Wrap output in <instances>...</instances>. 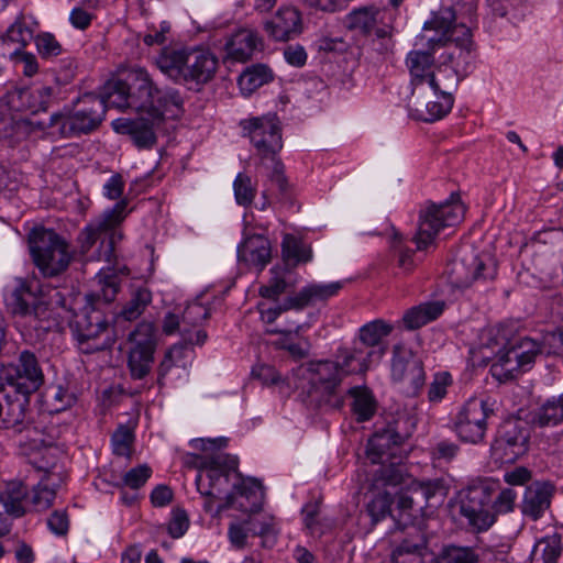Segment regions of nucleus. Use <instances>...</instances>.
Wrapping results in <instances>:
<instances>
[{
    "mask_svg": "<svg viewBox=\"0 0 563 563\" xmlns=\"http://www.w3.org/2000/svg\"><path fill=\"white\" fill-rule=\"evenodd\" d=\"M152 301V294L146 288H137L113 319L114 324L121 321H134L141 317Z\"/></svg>",
    "mask_w": 563,
    "mask_h": 563,
    "instance_id": "48",
    "label": "nucleus"
},
{
    "mask_svg": "<svg viewBox=\"0 0 563 563\" xmlns=\"http://www.w3.org/2000/svg\"><path fill=\"white\" fill-rule=\"evenodd\" d=\"M305 331V324L288 325L285 328L276 327L269 332L272 334H279L280 338L275 342L278 349L285 350V345L292 344L298 341L301 333Z\"/></svg>",
    "mask_w": 563,
    "mask_h": 563,
    "instance_id": "63",
    "label": "nucleus"
},
{
    "mask_svg": "<svg viewBox=\"0 0 563 563\" xmlns=\"http://www.w3.org/2000/svg\"><path fill=\"white\" fill-rule=\"evenodd\" d=\"M11 307L14 314L27 318L35 330L48 331L57 325L55 309L41 295L37 296L25 280L18 282L12 292Z\"/></svg>",
    "mask_w": 563,
    "mask_h": 563,
    "instance_id": "15",
    "label": "nucleus"
},
{
    "mask_svg": "<svg viewBox=\"0 0 563 563\" xmlns=\"http://www.w3.org/2000/svg\"><path fill=\"white\" fill-rule=\"evenodd\" d=\"M395 492L387 488L378 489L373 493L372 498L366 505V512L371 518L373 526L390 516L394 520L396 518L395 510L391 506L395 504Z\"/></svg>",
    "mask_w": 563,
    "mask_h": 563,
    "instance_id": "44",
    "label": "nucleus"
},
{
    "mask_svg": "<svg viewBox=\"0 0 563 563\" xmlns=\"http://www.w3.org/2000/svg\"><path fill=\"white\" fill-rule=\"evenodd\" d=\"M264 166L271 169L268 178L278 189L279 201L291 207L294 205L291 189L286 176L284 175L285 166L282 161L279 158H275L267 162Z\"/></svg>",
    "mask_w": 563,
    "mask_h": 563,
    "instance_id": "53",
    "label": "nucleus"
},
{
    "mask_svg": "<svg viewBox=\"0 0 563 563\" xmlns=\"http://www.w3.org/2000/svg\"><path fill=\"white\" fill-rule=\"evenodd\" d=\"M494 409L487 399L471 398L452 419V430L465 444L478 445L485 442L488 429L487 420Z\"/></svg>",
    "mask_w": 563,
    "mask_h": 563,
    "instance_id": "13",
    "label": "nucleus"
},
{
    "mask_svg": "<svg viewBox=\"0 0 563 563\" xmlns=\"http://www.w3.org/2000/svg\"><path fill=\"white\" fill-rule=\"evenodd\" d=\"M394 492L396 493V508L394 510L397 511L395 522L398 528H405V523L408 525V521L412 518L410 511L415 510V507L421 510L424 506L420 504L419 498L415 494L412 484H410L409 490L406 493Z\"/></svg>",
    "mask_w": 563,
    "mask_h": 563,
    "instance_id": "49",
    "label": "nucleus"
},
{
    "mask_svg": "<svg viewBox=\"0 0 563 563\" xmlns=\"http://www.w3.org/2000/svg\"><path fill=\"white\" fill-rule=\"evenodd\" d=\"M465 207L460 202V196L452 192L450 200L439 205L430 202L420 210L418 231L413 238L417 250L427 249L433 243L439 232L462 221Z\"/></svg>",
    "mask_w": 563,
    "mask_h": 563,
    "instance_id": "9",
    "label": "nucleus"
},
{
    "mask_svg": "<svg viewBox=\"0 0 563 563\" xmlns=\"http://www.w3.org/2000/svg\"><path fill=\"white\" fill-rule=\"evenodd\" d=\"M463 78L456 73V70L446 62L443 63L432 70L429 76L428 86H432V89L445 95L453 96L456 90L459 82Z\"/></svg>",
    "mask_w": 563,
    "mask_h": 563,
    "instance_id": "47",
    "label": "nucleus"
},
{
    "mask_svg": "<svg viewBox=\"0 0 563 563\" xmlns=\"http://www.w3.org/2000/svg\"><path fill=\"white\" fill-rule=\"evenodd\" d=\"M37 52L42 58L51 59L63 53V47L51 33H41L35 38Z\"/></svg>",
    "mask_w": 563,
    "mask_h": 563,
    "instance_id": "62",
    "label": "nucleus"
},
{
    "mask_svg": "<svg viewBox=\"0 0 563 563\" xmlns=\"http://www.w3.org/2000/svg\"><path fill=\"white\" fill-rule=\"evenodd\" d=\"M390 459H385L383 462H377L380 464L379 468L376 471L375 475V486L379 489V487L387 488L391 492L397 490V486L404 483L405 475L407 473L406 466L402 464V456L399 455L396 462L390 461Z\"/></svg>",
    "mask_w": 563,
    "mask_h": 563,
    "instance_id": "42",
    "label": "nucleus"
},
{
    "mask_svg": "<svg viewBox=\"0 0 563 563\" xmlns=\"http://www.w3.org/2000/svg\"><path fill=\"white\" fill-rule=\"evenodd\" d=\"M0 505L3 511L20 518L29 511V488L21 482H10L0 490Z\"/></svg>",
    "mask_w": 563,
    "mask_h": 563,
    "instance_id": "34",
    "label": "nucleus"
},
{
    "mask_svg": "<svg viewBox=\"0 0 563 563\" xmlns=\"http://www.w3.org/2000/svg\"><path fill=\"white\" fill-rule=\"evenodd\" d=\"M411 484L420 504L429 507L442 504L450 488L446 481L442 477L413 481Z\"/></svg>",
    "mask_w": 563,
    "mask_h": 563,
    "instance_id": "38",
    "label": "nucleus"
},
{
    "mask_svg": "<svg viewBox=\"0 0 563 563\" xmlns=\"http://www.w3.org/2000/svg\"><path fill=\"white\" fill-rule=\"evenodd\" d=\"M449 284L455 289H466L474 284L494 280L497 265L489 256H481L474 252L452 260L445 268Z\"/></svg>",
    "mask_w": 563,
    "mask_h": 563,
    "instance_id": "14",
    "label": "nucleus"
},
{
    "mask_svg": "<svg viewBox=\"0 0 563 563\" xmlns=\"http://www.w3.org/2000/svg\"><path fill=\"white\" fill-rule=\"evenodd\" d=\"M30 254L34 265L44 277H57L71 261L69 245L55 230L36 227L27 236Z\"/></svg>",
    "mask_w": 563,
    "mask_h": 563,
    "instance_id": "6",
    "label": "nucleus"
},
{
    "mask_svg": "<svg viewBox=\"0 0 563 563\" xmlns=\"http://www.w3.org/2000/svg\"><path fill=\"white\" fill-rule=\"evenodd\" d=\"M235 201L239 206L249 207L253 203L257 188L251 176L239 173L233 181Z\"/></svg>",
    "mask_w": 563,
    "mask_h": 563,
    "instance_id": "55",
    "label": "nucleus"
},
{
    "mask_svg": "<svg viewBox=\"0 0 563 563\" xmlns=\"http://www.w3.org/2000/svg\"><path fill=\"white\" fill-rule=\"evenodd\" d=\"M498 490L499 492L495 499L490 503V510L493 514H495V517L499 514H508L514 511L517 499V493L512 488H498Z\"/></svg>",
    "mask_w": 563,
    "mask_h": 563,
    "instance_id": "61",
    "label": "nucleus"
},
{
    "mask_svg": "<svg viewBox=\"0 0 563 563\" xmlns=\"http://www.w3.org/2000/svg\"><path fill=\"white\" fill-rule=\"evenodd\" d=\"M63 479L60 476L51 478V476H43L41 481L29 493V510L44 511L47 510L56 497V490L60 487Z\"/></svg>",
    "mask_w": 563,
    "mask_h": 563,
    "instance_id": "37",
    "label": "nucleus"
},
{
    "mask_svg": "<svg viewBox=\"0 0 563 563\" xmlns=\"http://www.w3.org/2000/svg\"><path fill=\"white\" fill-rule=\"evenodd\" d=\"M43 384L44 373L37 357L30 351H22L15 363L0 369V429L26 430L22 445L36 448L45 441L30 413V397Z\"/></svg>",
    "mask_w": 563,
    "mask_h": 563,
    "instance_id": "1",
    "label": "nucleus"
},
{
    "mask_svg": "<svg viewBox=\"0 0 563 563\" xmlns=\"http://www.w3.org/2000/svg\"><path fill=\"white\" fill-rule=\"evenodd\" d=\"M345 394L353 399L351 407L358 422L367 421L374 416L376 401L367 387L354 386L349 388Z\"/></svg>",
    "mask_w": 563,
    "mask_h": 563,
    "instance_id": "46",
    "label": "nucleus"
},
{
    "mask_svg": "<svg viewBox=\"0 0 563 563\" xmlns=\"http://www.w3.org/2000/svg\"><path fill=\"white\" fill-rule=\"evenodd\" d=\"M151 475L152 468L147 464H142L128 471L121 482L117 483L115 486L120 488L129 487L136 490L145 485Z\"/></svg>",
    "mask_w": 563,
    "mask_h": 563,
    "instance_id": "58",
    "label": "nucleus"
},
{
    "mask_svg": "<svg viewBox=\"0 0 563 563\" xmlns=\"http://www.w3.org/2000/svg\"><path fill=\"white\" fill-rule=\"evenodd\" d=\"M124 80L129 86L131 110L147 114L158 88L148 71L141 67L131 68Z\"/></svg>",
    "mask_w": 563,
    "mask_h": 563,
    "instance_id": "24",
    "label": "nucleus"
},
{
    "mask_svg": "<svg viewBox=\"0 0 563 563\" xmlns=\"http://www.w3.org/2000/svg\"><path fill=\"white\" fill-rule=\"evenodd\" d=\"M462 37L455 38V48L444 55L446 60L456 73L464 79L474 69L475 56L473 54V40L470 27H462Z\"/></svg>",
    "mask_w": 563,
    "mask_h": 563,
    "instance_id": "31",
    "label": "nucleus"
},
{
    "mask_svg": "<svg viewBox=\"0 0 563 563\" xmlns=\"http://www.w3.org/2000/svg\"><path fill=\"white\" fill-rule=\"evenodd\" d=\"M273 80L271 68L264 64L247 67L239 78V86L242 91L252 92L256 88Z\"/></svg>",
    "mask_w": 563,
    "mask_h": 563,
    "instance_id": "52",
    "label": "nucleus"
},
{
    "mask_svg": "<svg viewBox=\"0 0 563 563\" xmlns=\"http://www.w3.org/2000/svg\"><path fill=\"white\" fill-rule=\"evenodd\" d=\"M159 70L189 90L200 91L214 78L219 67L218 57L207 48L164 49L156 58Z\"/></svg>",
    "mask_w": 563,
    "mask_h": 563,
    "instance_id": "3",
    "label": "nucleus"
},
{
    "mask_svg": "<svg viewBox=\"0 0 563 563\" xmlns=\"http://www.w3.org/2000/svg\"><path fill=\"white\" fill-rule=\"evenodd\" d=\"M128 340L131 344L128 356V367L131 377L133 379H143L150 374L154 363L156 350L154 323L150 321L140 322L129 333Z\"/></svg>",
    "mask_w": 563,
    "mask_h": 563,
    "instance_id": "19",
    "label": "nucleus"
},
{
    "mask_svg": "<svg viewBox=\"0 0 563 563\" xmlns=\"http://www.w3.org/2000/svg\"><path fill=\"white\" fill-rule=\"evenodd\" d=\"M133 441V431L129 427L121 424L111 438L113 453L129 459L132 453Z\"/></svg>",
    "mask_w": 563,
    "mask_h": 563,
    "instance_id": "57",
    "label": "nucleus"
},
{
    "mask_svg": "<svg viewBox=\"0 0 563 563\" xmlns=\"http://www.w3.org/2000/svg\"><path fill=\"white\" fill-rule=\"evenodd\" d=\"M33 37L32 30L25 25L22 16H20L1 36V41L3 45L7 43L16 44L18 46L15 48L22 51L33 40Z\"/></svg>",
    "mask_w": 563,
    "mask_h": 563,
    "instance_id": "56",
    "label": "nucleus"
},
{
    "mask_svg": "<svg viewBox=\"0 0 563 563\" xmlns=\"http://www.w3.org/2000/svg\"><path fill=\"white\" fill-rule=\"evenodd\" d=\"M104 118L102 101L95 93H86L71 111L53 113L46 126L64 137H74L96 131Z\"/></svg>",
    "mask_w": 563,
    "mask_h": 563,
    "instance_id": "8",
    "label": "nucleus"
},
{
    "mask_svg": "<svg viewBox=\"0 0 563 563\" xmlns=\"http://www.w3.org/2000/svg\"><path fill=\"white\" fill-rule=\"evenodd\" d=\"M531 423L538 428L563 423V393L548 398L531 413Z\"/></svg>",
    "mask_w": 563,
    "mask_h": 563,
    "instance_id": "39",
    "label": "nucleus"
},
{
    "mask_svg": "<svg viewBox=\"0 0 563 563\" xmlns=\"http://www.w3.org/2000/svg\"><path fill=\"white\" fill-rule=\"evenodd\" d=\"M227 57L235 62H247L256 52L264 48L263 38L251 29H241L233 33L224 45Z\"/></svg>",
    "mask_w": 563,
    "mask_h": 563,
    "instance_id": "29",
    "label": "nucleus"
},
{
    "mask_svg": "<svg viewBox=\"0 0 563 563\" xmlns=\"http://www.w3.org/2000/svg\"><path fill=\"white\" fill-rule=\"evenodd\" d=\"M43 404L49 413H59L76 402V397L63 386H52L43 394Z\"/></svg>",
    "mask_w": 563,
    "mask_h": 563,
    "instance_id": "50",
    "label": "nucleus"
},
{
    "mask_svg": "<svg viewBox=\"0 0 563 563\" xmlns=\"http://www.w3.org/2000/svg\"><path fill=\"white\" fill-rule=\"evenodd\" d=\"M511 345L507 336L501 331H489L487 339L482 343L479 352L484 361H493V363L503 355Z\"/></svg>",
    "mask_w": 563,
    "mask_h": 563,
    "instance_id": "54",
    "label": "nucleus"
},
{
    "mask_svg": "<svg viewBox=\"0 0 563 563\" xmlns=\"http://www.w3.org/2000/svg\"><path fill=\"white\" fill-rule=\"evenodd\" d=\"M415 427L412 419L406 413L393 418L368 439L366 445L367 457L373 464L383 462L385 459L399 457L398 451L411 437Z\"/></svg>",
    "mask_w": 563,
    "mask_h": 563,
    "instance_id": "12",
    "label": "nucleus"
},
{
    "mask_svg": "<svg viewBox=\"0 0 563 563\" xmlns=\"http://www.w3.org/2000/svg\"><path fill=\"white\" fill-rule=\"evenodd\" d=\"M37 430L43 434L45 441L43 444L33 448V445H22L21 441L25 439L27 434L26 430L23 431H11L12 434L18 437L16 443L23 455L30 456V463L34 465L38 471L44 472V476H51V478L57 479L59 474H55L54 470L57 466V453L58 450L54 446V439L41 429Z\"/></svg>",
    "mask_w": 563,
    "mask_h": 563,
    "instance_id": "25",
    "label": "nucleus"
},
{
    "mask_svg": "<svg viewBox=\"0 0 563 563\" xmlns=\"http://www.w3.org/2000/svg\"><path fill=\"white\" fill-rule=\"evenodd\" d=\"M497 482L489 478L472 481L462 492L460 514L476 531H486L495 523L490 510L493 496L498 492Z\"/></svg>",
    "mask_w": 563,
    "mask_h": 563,
    "instance_id": "10",
    "label": "nucleus"
},
{
    "mask_svg": "<svg viewBox=\"0 0 563 563\" xmlns=\"http://www.w3.org/2000/svg\"><path fill=\"white\" fill-rule=\"evenodd\" d=\"M238 257L240 261L263 269L271 261L269 241L260 234L246 238L238 247Z\"/></svg>",
    "mask_w": 563,
    "mask_h": 563,
    "instance_id": "33",
    "label": "nucleus"
},
{
    "mask_svg": "<svg viewBox=\"0 0 563 563\" xmlns=\"http://www.w3.org/2000/svg\"><path fill=\"white\" fill-rule=\"evenodd\" d=\"M236 477L238 481L232 484V492L225 496L224 503L217 507L216 515H220L223 510L229 508L246 511L247 508L242 503H238V497L250 499L256 497L257 493L261 492L262 483L258 479L243 478L239 472L236 473Z\"/></svg>",
    "mask_w": 563,
    "mask_h": 563,
    "instance_id": "35",
    "label": "nucleus"
},
{
    "mask_svg": "<svg viewBox=\"0 0 563 563\" xmlns=\"http://www.w3.org/2000/svg\"><path fill=\"white\" fill-rule=\"evenodd\" d=\"M241 126L243 134L250 139L261 157V165L278 158V153L283 148V139L282 128L275 115L243 120Z\"/></svg>",
    "mask_w": 563,
    "mask_h": 563,
    "instance_id": "17",
    "label": "nucleus"
},
{
    "mask_svg": "<svg viewBox=\"0 0 563 563\" xmlns=\"http://www.w3.org/2000/svg\"><path fill=\"white\" fill-rule=\"evenodd\" d=\"M444 309V303L440 301L427 302L407 310L402 317V322L408 330H416L422 325L435 320Z\"/></svg>",
    "mask_w": 563,
    "mask_h": 563,
    "instance_id": "45",
    "label": "nucleus"
},
{
    "mask_svg": "<svg viewBox=\"0 0 563 563\" xmlns=\"http://www.w3.org/2000/svg\"><path fill=\"white\" fill-rule=\"evenodd\" d=\"M264 30L274 41H289L302 32L301 15L294 7H282L264 22Z\"/></svg>",
    "mask_w": 563,
    "mask_h": 563,
    "instance_id": "27",
    "label": "nucleus"
},
{
    "mask_svg": "<svg viewBox=\"0 0 563 563\" xmlns=\"http://www.w3.org/2000/svg\"><path fill=\"white\" fill-rule=\"evenodd\" d=\"M393 331V325L383 319L367 322L358 330V336L350 347H341L343 365L347 371L366 373L372 364L379 362L386 352L383 339Z\"/></svg>",
    "mask_w": 563,
    "mask_h": 563,
    "instance_id": "7",
    "label": "nucleus"
},
{
    "mask_svg": "<svg viewBox=\"0 0 563 563\" xmlns=\"http://www.w3.org/2000/svg\"><path fill=\"white\" fill-rule=\"evenodd\" d=\"M335 360H322L310 362L308 397L311 404L324 411L342 409L345 394L341 390V384L345 376L352 374H364L362 371H347L343 365L341 347L335 352Z\"/></svg>",
    "mask_w": 563,
    "mask_h": 563,
    "instance_id": "5",
    "label": "nucleus"
},
{
    "mask_svg": "<svg viewBox=\"0 0 563 563\" xmlns=\"http://www.w3.org/2000/svg\"><path fill=\"white\" fill-rule=\"evenodd\" d=\"M432 563H479V554L475 548L450 544L441 549Z\"/></svg>",
    "mask_w": 563,
    "mask_h": 563,
    "instance_id": "51",
    "label": "nucleus"
},
{
    "mask_svg": "<svg viewBox=\"0 0 563 563\" xmlns=\"http://www.w3.org/2000/svg\"><path fill=\"white\" fill-rule=\"evenodd\" d=\"M543 351L541 342L530 338L520 339L492 363L489 372L500 383L514 379L520 372L530 369Z\"/></svg>",
    "mask_w": 563,
    "mask_h": 563,
    "instance_id": "16",
    "label": "nucleus"
},
{
    "mask_svg": "<svg viewBox=\"0 0 563 563\" xmlns=\"http://www.w3.org/2000/svg\"><path fill=\"white\" fill-rule=\"evenodd\" d=\"M455 19V12L450 7L441 8L438 12L433 13L432 18L423 24L424 31L433 30L435 32L434 36L428 37V43L432 46L443 45V41L449 38V33L454 26Z\"/></svg>",
    "mask_w": 563,
    "mask_h": 563,
    "instance_id": "43",
    "label": "nucleus"
},
{
    "mask_svg": "<svg viewBox=\"0 0 563 563\" xmlns=\"http://www.w3.org/2000/svg\"><path fill=\"white\" fill-rule=\"evenodd\" d=\"M175 111H184V99L179 90L175 88H157L153 107L150 108L147 115H153V120H158L162 123L164 121L165 113H174Z\"/></svg>",
    "mask_w": 563,
    "mask_h": 563,
    "instance_id": "40",
    "label": "nucleus"
},
{
    "mask_svg": "<svg viewBox=\"0 0 563 563\" xmlns=\"http://www.w3.org/2000/svg\"><path fill=\"white\" fill-rule=\"evenodd\" d=\"M542 545V563H556L562 552L561 538L558 534L544 538L540 541Z\"/></svg>",
    "mask_w": 563,
    "mask_h": 563,
    "instance_id": "64",
    "label": "nucleus"
},
{
    "mask_svg": "<svg viewBox=\"0 0 563 563\" xmlns=\"http://www.w3.org/2000/svg\"><path fill=\"white\" fill-rule=\"evenodd\" d=\"M460 453V445L449 439H441L430 446V456L433 461H453Z\"/></svg>",
    "mask_w": 563,
    "mask_h": 563,
    "instance_id": "60",
    "label": "nucleus"
},
{
    "mask_svg": "<svg viewBox=\"0 0 563 563\" xmlns=\"http://www.w3.org/2000/svg\"><path fill=\"white\" fill-rule=\"evenodd\" d=\"M126 207L128 201L121 199L79 232L77 243L82 256L108 264L115 260V245L123 239L119 225L128 214Z\"/></svg>",
    "mask_w": 563,
    "mask_h": 563,
    "instance_id": "4",
    "label": "nucleus"
},
{
    "mask_svg": "<svg viewBox=\"0 0 563 563\" xmlns=\"http://www.w3.org/2000/svg\"><path fill=\"white\" fill-rule=\"evenodd\" d=\"M452 383V375L449 372L435 373L428 390L429 401L440 402L446 396L448 388Z\"/></svg>",
    "mask_w": 563,
    "mask_h": 563,
    "instance_id": "59",
    "label": "nucleus"
},
{
    "mask_svg": "<svg viewBox=\"0 0 563 563\" xmlns=\"http://www.w3.org/2000/svg\"><path fill=\"white\" fill-rule=\"evenodd\" d=\"M454 97L441 93L432 86L416 87L411 89L409 109L415 117L424 122H434L445 117L452 109Z\"/></svg>",
    "mask_w": 563,
    "mask_h": 563,
    "instance_id": "20",
    "label": "nucleus"
},
{
    "mask_svg": "<svg viewBox=\"0 0 563 563\" xmlns=\"http://www.w3.org/2000/svg\"><path fill=\"white\" fill-rule=\"evenodd\" d=\"M386 10L375 5H364L352 10L344 20V25L362 36L375 34L377 38H385L391 35L393 26L384 23L379 25V21H384Z\"/></svg>",
    "mask_w": 563,
    "mask_h": 563,
    "instance_id": "22",
    "label": "nucleus"
},
{
    "mask_svg": "<svg viewBox=\"0 0 563 563\" xmlns=\"http://www.w3.org/2000/svg\"><path fill=\"white\" fill-rule=\"evenodd\" d=\"M532 429L528 421L519 417L503 420L490 443L492 456L507 464H512L525 456L531 444Z\"/></svg>",
    "mask_w": 563,
    "mask_h": 563,
    "instance_id": "11",
    "label": "nucleus"
},
{
    "mask_svg": "<svg viewBox=\"0 0 563 563\" xmlns=\"http://www.w3.org/2000/svg\"><path fill=\"white\" fill-rule=\"evenodd\" d=\"M98 284L99 290L87 295V303L79 312L74 313L69 321L73 335L86 354L110 349L115 341L101 306L109 305L115 299L120 289L119 278L113 274L99 275Z\"/></svg>",
    "mask_w": 563,
    "mask_h": 563,
    "instance_id": "2",
    "label": "nucleus"
},
{
    "mask_svg": "<svg viewBox=\"0 0 563 563\" xmlns=\"http://www.w3.org/2000/svg\"><path fill=\"white\" fill-rule=\"evenodd\" d=\"M434 57L430 52L412 51L408 54L406 64L411 76V89L428 86L432 74Z\"/></svg>",
    "mask_w": 563,
    "mask_h": 563,
    "instance_id": "36",
    "label": "nucleus"
},
{
    "mask_svg": "<svg viewBox=\"0 0 563 563\" xmlns=\"http://www.w3.org/2000/svg\"><path fill=\"white\" fill-rule=\"evenodd\" d=\"M343 288V282L329 284L312 283L301 288L296 295L288 297V306L302 309L310 303L327 300L335 296Z\"/></svg>",
    "mask_w": 563,
    "mask_h": 563,
    "instance_id": "32",
    "label": "nucleus"
},
{
    "mask_svg": "<svg viewBox=\"0 0 563 563\" xmlns=\"http://www.w3.org/2000/svg\"><path fill=\"white\" fill-rule=\"evenodd\" d=\"M391 378L394 382H407L409 386L406 393L409 396H417L423 387L426 378L422 362L410 351L398 345L394 346Z\"/></svg>",
    "mask_w": 563,
    "mask_h": 563,
    "instance_id": "21",
    "label": "nucleus"
},
{
    "mask_svg": "<svg viewBox=\"0 0 563 563\" xmlns=\"http://www.w3.org/2000/svg\"><path fill=\"white\" fill-rule=\"evenodd\" d=\"M57 90L49 86L15 88L8 93L9 106L16 111L38 113L46 111L56 100Z\"/></svg>",
    "mask_w": 563,
    "mask_h": 563,
    "instance_id": "23",
    "label": "nucleus"
},
{
    "mask_svg": "<svg viewBox=\"0 0 563 563\" xmlns=\"http://www.w3.org/2000/svg\"><path fill=\"white\" fill-rule=\"evenodd\" d=\"M554 492L555 487L550 482H534L527 486L521 504L523 516L534 521L540 519L550 508Z\"/></svg>",
    "mask_w": 563,
    "mask_h": 563,
    "instance_id": "28",
    "label": "nucleus"
},
{
    "mask_svg": "<svg viewBox=\"0 0 563 563\" xmlns=\"http://www.w3.org/2000/svg\"><path fill=\"white\" fill-rule=\"evenodd\" d=\"M162 123L153 120V115L141 113L134 119H118L112 122L113 129L129 135L137 148H151L156 143L155 128Z\"/></svg>",
    "mask_w": 563,
    "mask_h": 563,
    "instance_id": "26",
    "label": "nucleus"
},
{
    "mask_svg": "<svg viewBox=\"0 0 563 563\" xmlns=\"http://www.w3.org/2000/svg\"><path fill=\"white\" fill-rule=\"evenodd\" d=\"M97 97L104 104V113L108 108L131 109L129 86L124 79L108 80Z\"/></svg>",
    "mask_w": 563,
    "mask_h": 563,
    "instance_id": "41",
    "label": "nucleus"
},
{
    "mask_svg": "<svg viewBox=\"0 0 563 563\" xmlns=\"http://www.w3.org/2000/svg\"><path fill=\"white\" fill-rule=\"evenodd\" d=\"M209 317L210 309L202 303L197 301L188 303L181 314V338L191 344L203 345L208 338L207 332L202 329L192 332V329Z\"/></svg>",
    "mask_w": 563,
    "mask_h": 563,
    "instance_id": "30",
    "label": "nucleus"
},
{
    "mask_svg": "<svg viewBox=\"0 0 563 563\" xmlns=\"http://www.w3.org/2000/svg\"><path fill=\"white\" fill-rule=\"evenodd\" d=\"M239 461L225 453L206 456L196 478L197 488L202 496L218 497L229 486L231 474L238 473Z\"/></svg>",
    "mask_w": 563,
    "mask_h": 563,
    "instance_id": "18",
    "label": "nucleus"
}]
</instances>
